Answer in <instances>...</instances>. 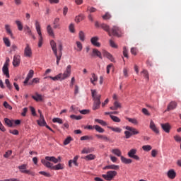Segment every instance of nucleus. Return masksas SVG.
<instances>
[{"label": "nucleus", "instance_id": "obj_33", "mask_svg": "<svg viewBox=\"0 0 181 181\" xmlns=\"http://www.w3.org/2000/svg\"><path fill=\"white\" fill-rule=\"evenodd\" d=\"M76 47H74V50L76 52H81L83 50V44L80 41L76 42Z\"/></svg>", "mask_w": 181, "mask_h": 181}, {"label": "nucleus", "instance_id": "obj_20", "mask_svg": "<svg viewBox=\"0 0 181 181\" xmlns=\"http://www.w3.org/2000/svg\"><path fill=\"white\" fill-rule=\"evenodd\" d=\"M47 32L49 35V36H51V37L54 38L56 35H54V31L53 30V28H52V25H48L47 26Z\"/></svg>", "mask_w": 181, "mask_h": 181}, {"label": "nucleus", "instance_id": "obj_45", "mask_svg": "<svg viewBox=\"0 0 181 181\" xmlns=\"http://www.w3.org/2000/svg\"><path fill=\"white\" fill-rule=\"evenodd\" d=\"M94 128L97 132H99V134H104L105 130L99 125H95Z\"/></svg>", "mask_w": 181, "mask_h": 181}, {"label": "nucleus", "instance_id": "obj_50", "mask_svg": "<svg viewBox=\"0 0 181 181\" xmlns=\"http://www.w3.org/2000/svg\"><path fill=\"white\" fill-rule=\"evenodd\" d=\"M52 122H54V124L57 123V124H63V119L59 118V117H54L52 119Z\"/></svg>", "mask_w": 181, "mask_h": 181}, {"label": "nucleus", "instance_id": "obj_19", "mask_svg": "<svg viewBox=\"0 0 181 181\" xmlns=\"http://www.w3.org/2000/svg\"><path fill=\"white\" fill-rule=\"evenodd\" d=\"M100 28H103V30H105V32H107L109 36H111V30H110V25L105 23H101L100 25Z\"/></svg>", "mask_w": 181, "mask_h": 181}, {"label": "nucleus", "instance_id": "obj_37", "mask_svg": "<svg viewBox=\"0 0 181 181\" xmlns=\"http://www.w3.org/2000/svg\"><path fill=\"white\" fill-rule=\"evenodd\" d=\"M24 32L25 33V35H28V36H30V35H32L33 32L32 30L30 29V27H29V25H25L24 26Z\"/></svg>", "mask_w": 181, "mask_h": 181}, {"label": "nucleus", "instance_id": "obj_52", "mask_svg": "<svg viewBox=\"0 0 181 181\" xmlns=\"http://www.w3.org/2000/svg\"><path fill=\"white\" fill-rule=\"evenodd\" d=\"M141 74H142L144 76V77H145V78H146V80H149V74L148 73V71L146 70H143L141 72Z\"/></svg>", "mask_w": 181, "mask_h": 181}, {"label": "nucleus", "instance_id": "obj_43", "mask_svg": "<svg viewBox=\"0 0 181 181\" xmlns=\"http://www.w3.org/2000/svg\"><path fill=\"white\" fill-rule=\"evenodd\" d=\"M85 160H94L95 159V155L94 154H89L83 158Z\"/></svg>", "mask_w": 181, "mask_h": 181}, {"label": "nucleus", "instance_id": "obj_22", "mask_svg": "<svg viewBox=\"0 0 181 181\" xmlns=\"http://www.w3.org/2000/svg\"><path fill=\"white\" fill-rule=\"evenodd\" d=\"M50 46L52 48V50L53 51L54 54H57V45H56V42L54 40H51L50 41Z\"/></svg>", "mask_w": 181, "mask_h": 181}, {"label": "nucleus", "instance_id": "obj_44", "mask_svg": "<svg viewBox=\"0 0 181 181\" xmlns=\"http://www.w3.org/2000/svg\"><path fill=\"white\" fill-rule=\"evenodd\" d=\"M83 20H84V15H83V14H80L75 18V22H76V23H78L80 22H81V21H83Z\"/></svg>", "mask_w": 181, "mask_h": 181}, {"label": "nucleus", "instance_id": "obj_63", "mask_svg": "<svg viewBox=\"0 0 181 181\" xmlns=\"http://www.w3.org/2000/svg\"><path fill=\"white\" fill-rule=\"evenodd\" d=\"M4 107H5L6 108H7V110H12V106H11L9 104H8V102L5 101L4 103Z\"/></svg>", "mask_w": 181, "mask_h": 181}, {"label": "nucleus", "instance_id": "obj_25", "mask_svg": "<svg viewBox=\"0 0 181 181\" xmlns=\"http://www.w3.org/2000/svg\"><path fill=\"white\" fill-rule=\"evenodd\" d=\"M92 57H94V56H97V57H99V59H103V55L101 54V52H100L97 49H93L91 54Z\"/></svg>", "mask_w": 181, "mask_h": 181}, {"label": "nucleus", "instance_id": "obj_48", "mask_svg": "<svg viewBox=\"0 0 181 181\" xmlns=\"http://www.w3.org/2000/svg\"><path fill=\"white\" fill-rule=\"evenodd\" d=\"M40 83V78H34L31 82L29 83L30 86H32V84H39Z\"/></svg>", "mask_w": 181, "mask_h": 181}, {"label": "nucleus", "instance_id": "obj_4", "mask_svg": "<svg viewBox=\"0 0 181 181\" xmlns=\"http://www.w3.org/2000/svg\"><path fill=\"white\" fill-rule=\"evenodd\" d=\"M35 26L36 32L39 36L38 47H41L43 45V35H42V29L40 28V23H39L37 21V20L35 21Z\"/></svg>", "mask_w": 181, "mask_h": 181}, {"label": "nucleus", "instance_id": "obj_24", "mask_svg": "<svg viewBox=\"0 0 181 181\" xmlns=\"http://www.w3.org/2000/svg\"><path fill=\"white\" fill-rule=\"evenodd\" d=\"M107 169H111L112 170H118L119 169V165L112 164V165H106L105 167L103 168V170H106Z\"/></svg>", "mask_w": 181, "mask_h": 181}, {"label": "nucleus", "instance_id": "obj_21", "mask_svg": "<svg viewBox=\"0 0 181 181\" xmlns=\"http://www.w3.org/2000/svg\"><path fill=\"white\" fill-rule=\"evenodd\" d=\"M41 163H42V165H44V166H45L46 168H49V169H53V163L49 162V160H41Z\"/></svg>", "mask_w": 181, "mask_h": 181}, {"label": "nucleus", "instance_id": "obj_12", "mask_svg": "<svg viewBox=\"0 0 181 181\" xmlns=\"http://www.w3.org/2000/svg\"><path fill=\"white\" fill-rule=\"evenodd\" d=\"M150 129L153 131L155 134H159V129L156 127V124H155V122L153 120L151 119L150 120V125H149Z\"/></svg>", "mask_w": 181, "mask_h": 181}, {"label": "nucleus", "instance_id": "obj_1", "mask_svg": "<svg viewBox=\"0 0 181 181\" xmlns=\"http://www.w3.org/2000/svg\"><path fill=\"white\" fill-rule=\"evenodd\" d=\"M70 76H71V65H68L63 74L60 73L54 77L48 76V78H51L53 81H63V80L69 78Z\"/></svg>", "mask_w": 181, "mask_h": 181}, {"label": "nucleus", "instance_id": "obj_61", "mask_svg": "<svg viewBox=\"0 0 181 181\" xmlns=\"http://www.w3.org/2000/svg\"><path fill=\"white\" fill-rule=\"evenodd\" d=\"M69 31L71 32V33H74V32H75V30H74V24L71 23V24L69 25Z\"/></svg>", "mask_w": 181, "mask_h": 181}, {"label": "nucleus", "instance_id": "obj_38", "mask_svg": "<svg viewBox=\"0 0 181 181\" xmlns=\"http://www.w3.org/2000/svg\"><path fill=\"white\" fill-rule=\"evenodd\" d=\"M95 148H84L81 153H91L92 152H94Z\"/></svg>", "mask_w": 181, "mask_h": 181}, {"label": "nucleus", "instance_id": "obj_40", "mask_svg": "<svg viewBox=\"0 0 181 181\" xmlns=\"http://www.w3.org/2000/svg\"><path fill=\"white\" fill-rule=\"evenodd\" d=\"M95 122H98V124H100L102 127H107L108 125L105 121L100 119H95Z\"/></svg>", "mask_w": 181, "mask_h": 181}, {"label": "nucleus", "instance_id": "obj_46", "mask_svg": "<svg viewBox=\"0 0 181 181\" xmlns=\"http://www.w3.org/2000/svg\"><path fill=\"white\" fill-rule=\"evenodd\" d=\"M143 151L144 152H149V151H152V146L151 145H144L142 146Z\"/></svg>", "mask_w": 181, "mask_h": 181}, {"label": "nucleus", "instance_id": "obj_31", "mask_svg": "<svg viewBox=\"0 0 181 181\" xmlns=\"http://www.w3.org/2000/svg\"><path fill=\"white\" fill-rule=\"evenodd\" d=\"M46 160H49V162H53L54 163H58L59 159L56 158L54 156H46Z\"/></svg>", "mask_w": 181, "mask_h": 181}, {"label": "nucleus", "instance_id": "obj_30", "mask_svg": "<svg viewBox=\"0 0 181 181\" xmlns=\"http://www.w3.org/2000/svg\"><path fill=\"white\" fill-rule=\"evenodd\" d=\"M2 71L4 76L7 77V78H9V69L8 68V66L4 65L2 68Z\"/></svg>", "mask_w": 181, "mask_h": 181}, {"label": "nucleus", "instance_id": "obj_41", "mask_svg": "<svg viewBox=\"0 0 181 181\" xmlns=\"http://www.w3.org/2000/svg\"><path fill=\"white\" fill-rule=\"evenodd\" d=\"M126 119L129 121V122H131V124H134V125H138V119L136 118H129V117H126Z\"/></svg>", "mask_w": 181, "mask_h": 181}, {"label": "nucleus", "instance_id": "obj_35", "mask_svg": "<svg viewBox=\"0 0 181 181\" xmlns=\"http://www.w3.org/2000/svg\"><path fill=\"white\" fill-rule=\"evenodd\" d=\"M98 81V76L95 74H92V77L90 78V81L93 86H95V82Z\"/></svg>", "mask_w": 181, "mask_h": 181}, {"label": "nucleus", "instance_id": "obj_6", "mask_svg": "<svg viewBox=\"0 0 181 181\" xmlns=\"http://www.w3.org/2000/svg\"><path fill=\"white\" fill-rule=\"evenodd\" d=\"M136 152H138V150L136 148H132L127 153V156H129V158H131L132 159H134V160H140L141 158H139V156L136 155Z\"/></svg>", "mask_w": 181, "mask_h": 181}, {"label": "nucleus", "instance_id": "obj_42", "mask_svg": "<svg viewBox=\"0 0 181 181\" xmlns=\"http://www.w3.org/2000/svg\"><path fill=\"white\" fill-rule=\"evenodd\" d=\"M4 122L10 128H11V127H13V120H11V119H9L8 118H4Z\"/></svg>", "mask_w": 181, "mask_h": 181}, {"label": "nucleus", "instance_id": "obj_3", "mask_svg": "<svg viewBox=\"0 0 181 181\" xmlns=\"http://www.w3.org/2000/svg\"><path fill=\"white\" fill-rule=\"evenodd\" d=\"M124 129H127V131L124 132L126 139H129V138L132 137V135H138L139 134V131H138V129L131 126L124 127Z\"/></svg>", "mask_w": 181, "mask_h": 181}, {"label": "nucleus", "instance_id": "obj_13", "mask_svg": "<svg viewBox=\"0 0 181 181\" xmlns=\"http://www.w3.org/2000/svg\"><path fill=\"white\" fill-rule=\"evenodd\" d=\"M176 107H177V103L172 101L168 104L165 112H166V111H172V110L176 109Z\"/></svg>", "mask_w": 181, "mask_h": 181}, {"label": "nucleus", "instance_id": "obj_10", "mask_svg": "<svg viewBox=\"0 0 181 181\" xmlns=\"http://www.w3.org/2000/svg\"><path fill=\"white\" fill-rule=\"evenodd\" d=\"M19 64H21V55L15 54L13 56V66L14 67H18L19 66Z\"/></svg>", "mask_w": 181, "mask_h": 181}, {"label": "nucleus", "instance_id": "obj_29", "mask_svg": "<svg viewBox=\"0 0 181 181\" xmlns=\"http://www.w3.org/2000/svg\"><path fill=\"white\" fill-rule=\"evenodd\" d=\"M32 99L35 101H43V97L37 93H35V95L32 96Z\"/></svg>", "mask_w": 181, "mask_h": 181}, {"label": "nucleus", "instance_id": "obj_58", "mask_svg": "<svg viewBox=\"0 0 181 181\" xmlns=\"http://www.w3.org/2000/svg\"><path fill=\"white\" fill-rule=\"evenodd\" d=\"M103 19L105 21L111 19V14H110V13H106L105 15L103 16Z\"/></svg>", "mask_w": 181, "mask_h": 181}, {"label": "nucleus", "instance_id": "obj_64", "mask_svg": "<svg viewBox=\"0 0 181 181\" xmlns=\"http://www.w3.org/2000/svg\"><path fill=\"white\" fill-rule=\"evenodd\" d=\"M0 181H21L18 178H9V179H6Z\"/></svg>", "mask_w": 181, "mask_h": 181}, {"label": "nucleus", "instance_id": "obj_28", "mask_svg": "<svg viewBox=\"0 0 181 181\" xmlns=\"http://www.w3.org/2000/svg\"><path fill=\"white\" fill-rule=\"evenodd\" d=\"M112 153L113 155H115L116 156H118L121 158V156H122V152H121V150L119 148H113L111 150Z\"/></svg>", "mask_w": 181, "mask_h": 181}, {"label": "nucleus", "instance_id": "obj_2", "mask_svg": "<svg viewBox=\"0 0 181 181\" xmlns=\"http://www.w3.org/2000/svg\"><path fill=\"white\" fill-rule=\"evenodd\" d=\"M90 91L93 98V110L95 111V110H98V108H100V105L101 104V101L100 100L101 98V95L97 93V90L91 89Z\"/></svg>", "mask_w": 181, "mask_h": 181}, {"label": "nucleus", "instance_id": "obj_39", "mask_svg": "<svg viewBox=\"0 0 181 181\" xmlns=\"http://www.w3.org/2000/svg\"><path fill=\"white\" fill-rule=\"evenodd\" d=\"M16 25H17L18 29V30H20V32H22V30H23V25L22 24V22H21V21L16 20Z\"/></svg>", "mask_w": 181, "mask_h": 181}, {"label": "nucleus", "instance_id": "obj_49", "mask_svg": "<svg viewBox=\"0 0 181 181\" xmlns=\"http://www.w3.org/2000/svg\"><path fill=\"white\" fill-rule=\"evenodd\" d=\"M3 41H4V45H6V46L7 47H11V41L9 40V38L4 37L3 38Z\"/></svg>", "mask_w": 181, "mask_h": 181}, {"label": "nucleus", "instance_id": "obj_17", "mask_svg": "<svg viewBox=\"0 0 181 181\" xmlns=\"http://www.w3.org/2000/svg\"><path fill=\"white\" fill-rule=\"evenodd\" d=\"M167 176L169 179H175L176 177V171L173 169H170L167 172Z\"/></svg>", "mask_w": 181, "mask_h": 181}, {"label": "nucleus", "instance_id": "obj_27", "mask_svg": "<svg viewBox=\"0 0 181 181\" xmlns=\"http://www.w3.org/2000/svg\"><path fill=\"white\" fill-rule=\"evenodd\" d=\"M95 136L98 139H102L103 141H105V142L110 141V138H108L106 135L95 134Z\"/></svg>", "mask_w": 181, "mask_h": 181}, {"label": "nucleus", "instance_id": "obj_15", "mask_svg": "<svg viewBox=\"0 0 181 181\" xmlns=\"http://www.w3.org/2000/svg\"><path fill=\"white\" fill-rule=\"evenodd\" d=\"M110 33L113 36H117V37L121 36V34H119V28L117 26H113Z\"/></svg>", "mask_w": 181, "mask_h": 181}, {"label": "nucleus", "instance_id": "obj_26", "mask_svg": "<svg viewBox=\"0 0 181 181\" xmlns=\"http://www.w3.org/2000/svg\"><path fill=\"white\" fill-rule=\"evenodd\" d=\"M38 125H40V127H45V125L47 124L46 123V120H45V117L43 115H41V117H40V119L37 121Z\"/></svg>", "mask_w": 181, "mask_h": 181}, {"label": "nucleus", "instance_id": "obj_47", "mask_svg": "<svg viewBox=\"0 0 181 181\" xmlns=\"http://www.w3.org/2000/svg\"><path fill=\"white\" fill-rule=\"evenodd\" d=\"M63 45L59 42V44L58 45V52H57V54L58 55H60L61 54V56H63Z\"/></svg>", "mask_w": 181, "mask_h": 181}, {"label": "nucleus", "instance_id": "obj_56", "mask_svg": "<svg viewBox=\"0 0 181 181\" xmlns=\"http://www.w3.org/2000/svg\"><path fill=\"white\" fill-rule=\"evenodd\" d=\"M70 118H71L72 119H76L77 121L81 119V118H83L81 116L78 115V116H76L75 115H71L70 116Z\"/></svg>", "mask_w": 181, "mask_h": 181}, {"label": "nucleus", "instance_id": "obj_18", "mask_svg": "<svg viewBox=\"0 0 181 181\" xmlns=\"http://www.w3.org/2000/svg\"><path fill=\"white\" fill-rule=\"evenodd\" d=\"M110 110H112V111H115L119 108H122V105L118 101H115L113 103V106L110 107Z\"/></svg>", "mask_w": 181, "mask_h": 181}, {"label": "nucleus", "instance_id": "obj_53", "mask_svg": "<svg viewBox=\"0 0 181 181\" xmlns=\"http://www.w3.org/2000/svg\"><path fill=\"white\" fill-rule=\"evenodd\" d=\"M34 74H35V71L33 69H31L29 71L26 78L30 80V78H33Z\"/></svg>", "mask_w": 181, "mask_h": 181}, {"label": "nucleus", "instance_id": "obj_9", "mask_svg": "<svg viewBox=\"0 0 181 181\" xmlns=\"http://www.w3.org/2000/svg\"><path fill=\"white\" fill-rule=\"evenodd\" d=\"M160 127L163 131L166 134H169V132H170V129H172V126H170V124L169 123H161Z\"/></svg>", "mask_w": 181, "mask_h": 181}, {"label": "nucleus", "instance_id": "obj_59", "mask_svg": "<svg viewBox=\"0 0 181 181\" xmlns=\"http://www.w3.org/2000/svg\"><path fill=\"white\" fill-rule=\"evenodd\" d=\"M123 56L128 59V49H127V47H123Z\"/></svg>", "mask_w": 181, "mask_h": 181}, {"label": "nucleus", "instance_id": "obj_51", "mask_svg": "<svg viewBox=\"0 0 181 181\" xmlns=\"http://www.w3.org/2000/svg\"><path fill=\"white\" fill-rule=\"evenodd\" d=\"M111 119H112V121H114V122H121V119H119V117L115 116V115H110Z\"/></svg>", "mask_w": 181, "mask_h": 181}, {"label": "nucleus", "instance_id": "obj_8", "mask_svg": "<svg viewBox=\"0 0 181 181\" xmlns=\"http://www.w3.org/2000/svg\"><path fill=\"white\" fill-rule=\"evenodd\" d=\"M27 165L26 164H23L20 166H18V169L21 173H26L27 175H32L33 176L34 175L33 173H30V170L27 169Z\"/></svg>", "mask_w": 181, "mask_h": 181}, {"label": "nucleus", "instance_id": "obj_32", "mask_svg": "<svg viewBox=\"0 0 181 181\" xmlns=\"http://www.w3.org/2000/svg\"><path fill=\"white\" fill-rule=\"evenodd\" d=\"M64 169V164L59 163L56 165H53L52 170H62Z\"/></svg>", "mask_w": 181, "mask_h": 181}, {"label": "nucleus", "instance_id": "obj_36", "mask_svg": "<svg viewBox=\"0 0 181 181\" xmlns=\"http://www.w3.org/2000/svg\"><path fill=\"white\" fill-rule=\"evenodd\" d=\"M109 129H111V131H113V132H117V134H121L122 132V129L119 127H107Z\"/></svg>", "mask_w": 181, "mask_h": 181}, {"label": "nucleus", "instance_id": "obj_23", "mask_svg": "<svg viewBox=\"0 0 181 181\" xmlns=\"http://www.w3.org/2000/svg\"><path fill=\"white\" fill-rule=\"evenodd\" d=\"M120 159L122 163H124V165H130V163H132V159L127 158L124 156H122Z\"/></svg>", "mask_w": 181, "mask_h": 181}, {"label": "nucleus", "instance_id": "obj_16", "mask_svg": "<svg viewBox=\"0 0 181 181\" xmlns=\"http://www.w3.org/2000/svg\"><path fill=\"white\" fill-rule=\"evenodd\" d=\"M53 28L54 29H62L60 25V18H55L53 21Z\"/></svg>", "mask_w": 181, "mask_h": 181}, {"label": "nucleus", "instance_id": "obj_54", "mask_svg": "<svg viewBox=\"0 0 181 181\" xmlns=\"http://www.w3.org/2000/svg\"><path fill=\"white\" fill-rule=\"evenodd\" d=\"M79 39L81 40V42H84L86 39V35L84 34V32L80 31L79 32Z\"/></svg>", "mask_w": 181, "mask_h": 181}, {"label": "nucleus", "instance_id": "obj_55", "mask_svg": "<svg viewBox=\"0 0 181 181\" xmlns=\"http://www.w3.org/2000/svg\"><path fill=\"white\" fill-rule=\"evenodd\" d=\"M5 84L6 85V87L9 90H12V85L11 84V82L9 81V79H6L5 80Z\"/></svg>", "mask_w": 181, "mask_h": 181}, {"label": "nucleus", "instance_id": "obj_62", "mask_svg": "<svg viewBox=\"0 0 181 181\" xmlns=\"http://www.w3.org/2000/svg\"><path fill=\"white\" fill-rule=\"evenodd\" d=\"M71 142V137H68L64 141V145H69Z\"/></svg>", "mask_w": 181, "mask_h": 181}, {"label": "nucleus", "instance_id": "obj_34", "mask_svg": "<svg viewBox=\"0 0 181 181\" xmlns=\"http://www.w3.org/2000/svg\"><path fill=\"white\" fill-rule=\"evenodd\" d=\"M5 29L6 33L11 36V37H13V33H12V30H11V25L8 24L5 25Z\"/></svg>", "mask_w": 181, "mask_h": 181}, {"label": "nucleus", "instance_id": "obj_7", "mask_svg": "<svg viewBox=\"0 0 181 181\" xmlns=\"http://www.w3.org/2000/svg\"><path fill=\"white\" fill-rule=\"evenodd\" d=\"M32 56H33L32 47H30V45L29 44H26L25 47L24 49V57L30 59L32 58Z\"/></svg>", "mask_w": 181, "mask_h": 181}, {"label": "nucleus", "instance_id": "obj_5", "mask_svg": "<svg viewBox=\"0 0 181 181\" xmlns=\"http://www.w3.org/2000/svg\"><path fill=\"white\" fill-rule=\"evenodd\" d=\"M117 173L115 170H110L106 173V174H103L102 176L105 178V180L111 181L117 176Z\"/></svg>", "mask_w": 181, "mask_h": 181}, {"label": "nucleus", "instance_id": "obj_57", "mask_svg": "<svg viewBox=\"0 0 181 181\" xmlns=\"http://www.w3.org/2000/svg\"><path fill=\"white\" fill-rule=\"evenodd\" d=\"M77 160H78V156H76L72 160V163H74L75 166H78V163H77Z\"/></svg>", "mask_w": 181, "mask_h": 181}, {"label": "nucleus", "instance_id": "obj_60", "mask_svg": "<svg viewBox=\"0 0 181 181\" xmlns=\"http://www.w3.org/2000/svg\"><path fill=\"white\" fill-rule=\"evenodd\" d=\"M157 155H158V150L153 149L151 151V156H152V158H156Z\"/></svg>", "mask_w": 181, "mask_h": 181}, {"label": "nucleus", "instance_id": "obj_14", "mask_svg": "<svg viewBox=\"0 0 181 181\" xmlns=\"http://www.w3.org/2000/svg\"><path fill=\"white\" fill-rule=\"evenodd\" d=\"M103 56L107 59H108V60H110V62H112V63H115V59L114 58L112 54H111L110 52L107 51H103Z\"/></svg>", "mask_w": 181, "mask_h": 181}, {"label": "nucleus", "instance_id": "obj_11", "mask_svg": "<svg viewBox=\"0 0 181 181\" xmlns=\"http://www.w3.org/2000/svg\"><path fill=\"white\" fill-rule=\"evenodd\" d=\"M98 40H100V38L97 36L92 37L90 38V43L93 45L95 46L96 47H100L101 46V44L98 42Z\"/></svg>", "mask_w": 181, "mask_h": 181}]
</instances>
